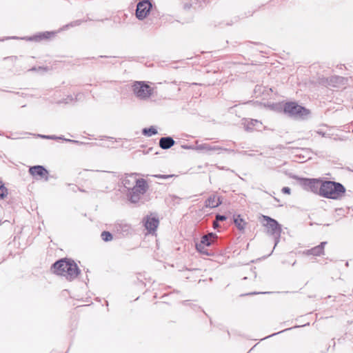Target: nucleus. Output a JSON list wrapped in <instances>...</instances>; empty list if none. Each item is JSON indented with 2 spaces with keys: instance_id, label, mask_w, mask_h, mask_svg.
Wrapping results in <instances>:
<instances>
[{
  "instance_id": "1a4fd4ad",
  "label": "nucleus",
  "mask_w": 353,
  "mask_h": 353,
  "mask_svg": "<svg viewBox=\"0 0 353 353\" xmlns=\"http://www.w3.org/2000/svg\"><path fill=\"white\" fill-rule=\"evenodd\" d=\"M152 8V3L150 0H142L137 5L136 17L139 20H143L149 14Z\"/></svg>"
},
{
  "instance_id": "2eb2a0df",
  "label": "nucleus",
  "mask_w": 353,
  "mask_h": 353,
  "mask_svg": "<svg viewBox=\"0 0 353 353\" xmlns=\"http://www.w3.org/2000/svg\"><path fill=\"white\" fill-rule=\"evenodd\" d=\"M244 127L247 131H252L254 130L261 131L263 128V124L257 119H250L245 121Z\"/></svg>"
},
{
  "instance_id": "a19ab883",
  "label": "nucleus",
  "mask_w": 353,
  "mask_h": 353,
  "mask_svg": "<svg viewBox=\"0 0 353 353\" xmlns=\"http://www.w3.org/2000/svg\"><path fill=\"white\" fill-rule=\"evenodd\" d=\"M241 153L245 154L247 153V152L246 151H243V152H241Z\"/></svg>"
},
{
  "instance_id": "9d476101",
  "label": "nucleus",
  "mask_w": 353,
  "mask_h": 353,
  "mask_svg": "<svg viewBox=\"0 0 353 353\" xmlns=\"http://www.w3.org/2000/svg\"><path fill=\"white\" fill-rule=\"evenodd\" d=\"M30 174L36 180L44 179L45 181L48 180L49 172L47 169L40 165L30 166L29 168Z\"/></svg>"
},
{
  "instance_id": "bb28decb",
  "label": "nucleus",
  "mask_w": 353,
  "mask_h": 353,
  "mask_svg": "<svg viewBox=\"0 0 353 353\" xmlns=\"http://www.w3.org/2000/svg\"><path fill=\"white\" fill-rule=\"evenodd\" d=\"M215 219L216 220V221L219 222V221H224L227 219V216L225 215H223V214H217L215 216Z\"/></svg>"
},
{
  "instance_id": "6e6552de",
  "label": "nucleus",
  "mask_w": 353,
  "mask_h": 353,
  "mask_svg": "<svg viewBox=\"0 0 353 353\" xmlns=\"http://www.w3.org/2000/svg\"><path fill=\"white\" fill-rule=\"evenodd\" d=\"M301 185L307 190L321 196V188L323 181L316 179H300Z\"/></svg>"
},
{
  "instance_id": "9b49d317",
  "label": "nucleus",
  "mask_w": 353,
  "mask_h": 353,
  "mask_svg": "<svg viewBox=\"0 0 353 353\" xmlns=\"http://www.w3.org/2000/svg\"><path fill=\"white\" fill-rule=\"evenodd\" d=\"M195 145V150L197 151H203L207 153H210L211 152H218L224 150L228 152H234V150H230L228 148H224L219 145H211L209 143H199V141H196Z\"/></svg>"
},
{
  "instance_id": "dca6fc26",
  "label": "nucleus",
  "mask_w": 353,
  "mask_h": 353,
  "mask_svg": "<svg viewBox=\"0 0 353 353\" xmlns=\"http://www.w3.org/2000/svg\"><path fill=\"white\" fill-rule=\"evenodd\" d=\"M327 244L326 241L321 242L319 245L315 246L311 249L307 250L305 252L306 255H313L319 256L324 254L325 245Z\"/></svg>"
},
{
  "instance_id": "a878e982",
  "label": "nucleus",
  "mask_w": 353,
  "mask_h": 353,
  "mask_svg": "<svg viewBox=\"0 0 353 353\" xmlns=\"http://www.w3.org/2000/svg\"><path fill=\"white\" fill-rule=\"evenodd\" d=\"M172 176H173L172 174H155V175H154V177H155V178L163 179H167L171 178Z\"/></svg>"
},
{
  "instance_id": "473e14b6",
  "label": "nucleus",
  "mask_w": 353,
  "mask_h": 353,
  "mask_svg": "<svg viewBox=\"0 0 353 353\" xmlns=\"http://www.w3.org/2000/svg\"><path fill=\"white\" fill-rule=\"evenodd\" d=\"M37 70H45V68H42V67H39L38 68H37L36 67H33L31 69H30V71H36Z\"/></svg>"
},
{
  "instance_id": "ea45409f",
  "label": "nucleus",
  "mask_w": 353,
  "mask_h": 353,
  "mask_svg": "<svg viewBox=\"0 0 353 353\" xmlns=\"http://www.w3.org/2000/svg\"><path fill=\"white\" fill-rule=\"evenodd\" d=\"M319 134H322V136H324V133L321 132H318Z\"/></svg>"
},
{
  "instance_id": "aec40b11",
  "label": "nucleus",
  "mask_w": 353,
  "mask_h": 353,
  "mask_svg": "<svg viewBox=\"0 0 353 353\" xmlns=\"http://www.w3.org/2000/svg\"><path fill=\"white\" fill-rule=\"evenodd\" d=\"M346 79L343 77L333 76L330 78L329 84L333 87L345 85Z\"/></svg>"
},
{
  "instance_id": "f8f14e48",
  "label": "nucleus",
  "mask_w": 353,
  "mask_h": 353,
  "mask_svg": "<svg viewBox=\"0 0 353 353\" xmlns=\"http://www.w3.org/2000/svg\"><path fill=\"white\" fill-rule=\"evenodd\" d=\"M114 231L121 236H127L133 232L132 226L123 221H119L114 223Z\"/></svg>"
},
{
  "instance_id": "c756f323",
  "label": "nucleus",
  "mask_w": 353,
  "mask_h": 353,
  "mask_svg": "<svg viewBox=\"0 0 353 353\" xmlns=\"http://www.w3.org/2000/svg\"><path fill=\"white\" fill-rule=\"evenodd\" d=\"M291 329H292V328L285 329V330H282V331H280V332H276V333H274V334H270V335H269L268 336L265 337L263 339H265L269 338V337H272V336H275V335H276V334H280V333H281V332H285V331H287V330H291Z\"/></svg>"
},
{
  "instance_id": "ddd939ff",
  "label": "nucleus",
  "mask_w": 353,
  "mask_h": 353,
  "mask_svg": "<svg viewBox=\"0 0 353 353\" xmlns=\"http://www.w3.org/2000/svg\"><path fill=\"white\" fill-rule=\"evenodd\" d=\"M54 34H55V32H54L46 31V32H39V33L34 34L33 36H31V37H21L20 39H24L26 41H29L39 42L43 40L48 39L51 37L54 36ZM9 39H18L19 38L17 37H10Z\"/></svg>"
},
{
  "instance_id": "b1692460",
  "label": "nucleus",
  "mask_w": 353,
  "mask_h": 353,
  "mask_svg": "<svg viewBox=\"0 0 353 353\" xmlns=\"http://www.w3.org/2000/svg\"><path fill=\"white\" fill-rule=\"evenodd\" d=\"M101 237L105 242H108L112 240L113 236L112 233L108 231H103L101 232Z\"/></svg>"
},
{
  "instance_id": "6ab92c4d",
  "label": "nucleus",
  "mask_w": 353,
  "mask_h": 353,
  "mask_svg": "<svg viewBox=\"0 0 353 353\" xmlns=\"http://www.w3.org/2000/svg\"><path fill=\"white\" fill-rule=\"evenodd\" d=\"M135 176V174H131L125 176L123 179V184L125 188L128 191L135 184V181L138 180Z\"/></svg>"
},
{
  "instance_id": "4be33fe9",
  "label": "nucleus",
  "mask_w": 353,
  "mask_h": 353,
  "mask_svg": "<svg viewBox=\"0 0 353 353\" xmlns=\"http://www.w3.org/2000/svg\"><path fill=\"white\" fill-rule=\"evenodd\" d=\"M157 133V130L154 126H150V128H145L142 130V134L148 137H152V135H155Z\"/></svg>"
},
{
  "instance_id": "72a5a7b5",
  "label": "nucleus",
  "mask_w": 353,
  "mask_h": 353,
  "mask_svg": "<svg viewBox=\"0 0 353 353\" xmlns=\"http://www.w3.org/2000/svg\"><path fill=\"white\" fill-rule=\"evenodd\" d=\"M64 141H68V142L75 143H79L78 141L72 140V139H64Z\"/></svg>"
},
{
  "instance_id": "f704fd0d",
  "label": "nucleus",
  "mask_w": 353,
  "mask_h": 353,
  "mask_svg": "<svg viewBox=\"0 0 353 353\" xmlns=\"http://www.w3.org/2000/svg\"><path fill=\"white\" fill-rule=\"evenodd\" d=\"M49 139H57V137L54 136V135H49Z\"/></svg>"
},
{
  "instance_id": "4c0bfd02",
  "label": "nucleus",
  "mask_w": 353,
  "mask_h": 353,
  "mask_svg": "<svg viewBox=\"0 0 353 353\" xmlns=\"http://www.w3.org/2000/svg\"><path fill=\"white\" fill-rule=\"evenodd\" d=\"M188 301H189L185 300V301H184L183 302V303L184 305H186V304L188 303Z\"/></svg>"
},
{
  "instance_id": "a211bd4d",
  "label": "nucleus",
  "mask_w": 353,
  "mask_h": 353,
  "mask_svg": "<svg viewBox=\"0 0 353 353\" xmlns=\"http://www.w3.org/2000/svg\"><path fill=\"white\" fill-rule=\"evenodd\" d=\"M159 146L163 150H168L175 144V141L171 137H163L159 139Z\"/></svg>"
},
{
  "instance_id": "58836bf2",
  "label": "nucleus",
  "mask_w": 353,
  "mask_h": 353,
  "mask_svg": "<svg viewBox=\"0 0 353 353\" xmlns=\"http://www.w3.org/2000/svg\"><path fill=\"white\" fill-rule=\"evenodd\" d=\"M260 292H253V293H250V294H259Z\"/></svg>"
},
{
  "instance_id": "f257e3e1",
  "label": "nucleus",
  "mask_w": 353,
  "mask_h": 353,
  "mask_svg": "<svg viewBox=\"0 0 353 353\" xmlns=\"http://www.w3.org/2000/svg\"><path fill=\"white\" fill-rule=\"evenodd\" d=\"M51 271L57 275L64 276L68 281H72L80 274L77 263L68 258L61 259L51 266Z\"/></svg>"
},
{
  "instance_id": "2f4dec72",
  "label": "nucleus",
  "mask_w": 353,
  "mask_h": 353,
  "mask_svg": "<svg viewBox=\"0 0 353 353\" xmlns=\"http://www.w3.org/2000/svg\"><path fill=\"white\" fill-rule=\"evenodd\" d=\"M219 222L216 221V219H214L212 222V227L214 229H216L219 227Z\"/></svg>"
},
{
  "instance_id": "e433bc0d",
  "label": "nucleus",
  "mask_w": 353,
  "mask_h": 353,
  "mask_svg": "<svg viewBox=\"0 0 353 353\" xmlns=\"http://www.w3.org/2000/svg\"><path fill=\"white\" fill-rule=\"evenodd\" d=\"M65 138H63V137H57V139H62V140H64Z\"/></svg>"
},
{
  "instance_id": "0eeeda50",
  "label": "nucleus",
  "mask_w": 353,
  "mask_h": 353,
  "mask_svg": "<svg viewBox=\"0 0 353 353\" xmlns=\"http://www.w3.org/2000/svg\"><path fill=\"white\" fill-rule=\"evenodd\" d=\"M283 112L291 117L304 119L310 114V110L299 105L296 102H287L283 105Z\"/></svg>"
},
{
  "instance_id": "39448f33",
  "label": "nucleus",
  "mask_w": 353,
  "mask_h": 353,
  "mask_svg": "<svg viewBox=\"0 0 353 353\" xmlns=\"http://www.w3.org/2000/svg\"><path fill=\"white\" fill-rule=\"evenodd\" d=\"M218 239L219 236L216 233L212 232H208V234L201 236L199 243H196V250L202 254L210 256L211 253L208 249L205 248V247H210L214 245H217Z\"/></svg>"
},
{
  "instance_id": "79ce46f5",
  "label": "nucleus",
  "mask_w": 353,
  "mask_h": 353,
  "mask_svg": "<svg viewBox=\"0 0 353 353\" xmlns=\"http://www.w3.org/2000/svg\"><path fill=\"white\" fill-rule=\"evenodd\" d=\"M99 58L107 57L106 56H99Z\"/></svg>"
},
{
  "instance_id": "37998d69",
  "label": "nucleus",
  "mask_w": 353,
  "mask_h": 353,
  "mask_svg": "<svg viewBox=\"0 0 353 353\" xmlns=\"http://www.w3.org/2000/svg\"><path fill=\"white\" fill-rule=\"evenodd\" d=\"M292 178L296 179L297 177L296 176H291Z\"/></svg>"
},
{
  "instance_id": "7ed1b4c3",
  "label": "nucleus",
  "mask_w": 353,
  "mask_h": 353,
  "mask_svg": "<svg viewBox=\"0 0 353 353\" xmlns=\"http://www.w3.org/2000/svg\"><path fill=\"white\" fill-rule=\"evenodd\" d=\"M149 185L144 179H139L135 181V184L126 192L127 199L131 203H137L139 202L141 196L146 193Z\"/></svg>"
},
{
  "instance_id": "7c9ffc66",
  "label": "nucleus",
  "mask_w": 353,
  "mask_h": 353,
  "mask_svg": "<svg viewBox=\"0 0 353 353\" xmlns=\"http://www.w3.org/2000/svg\"><path fill=\"white\" fill-rule=\"evenodd\" d=\"M181 147L186 150H195V145H183Z\"/></svg>"
},
{
  "instance_id": "393cba45",
  "label": "nucleus",
  "mask_w": 353,
  "mask_h": 353,
  "mask_svg": "<svg viewBox=\"0 0 353 353\" xmlns=\"http://www.w3.org/2000/svg\"><path fill=\"white\" fill-rule=\"evenodd\" d=\"M8 194V189L4 184L0 181V199H3Z\"/></svg>"
},
{
  "instance_id": "c85d7f7f",
  "label": "nucleus",
  "mask_w": 353,
  "mask_h": 353,
  "mask_svg": "<svg viewBox=\"0 0 353 353\" xmlns=\"http://www.w3.org/2000/svg\"><path fill=\"white\" fill-rule=\"evenodd\" d=\"M281 192L283 194H290L291 192V189L289 187H283L281 190Z\"/></svg>"
},
{
  "instance_id": "20e7f679",
  "label": "nucleus",
  "mask_w": 353,
  "mask_h": 353,
  "mask_svg": "<svg viewBox=\"0 0 353 353\" xmlns=\"http://www.w3.org/2000/svg\"><path fill=\"white\" fill-rule=\"evenodd\" d=\"M131 90L137 99L143 101L148 99L154 90L148 82L143 81H134L131 85Z\"/></svg>"
},
{
  "instance_id": "4468645a",
  "label": "nucleus",
  "mask_w": 353,
  "mask_h": 353,
  "mask_svg": "<svg viewBox=\"0 0 353 353\" xmlns=\"http://www.w3.org/2000/svg\"><path fill=\"white\" fill-rule=\"evenodd\" d=\"M159 223V219L157 217L146 216L144 219V226L149 233L156 232Z\"/></svg>"
},
{
  "instance_id": "cd10ccee",
  "label": "nucleus",
  "mask_w": 353,
  "mask_h": 353,
  "mask_svg": "<svg viewBox=\"0 0 353 353\" xmlns=\"http://www.w3.org/2000/svg\"><path fill=\"white\" fill-rule=\"evenodd\" d=\"M78 95L79 94H77V96H78ZM76 100H77V98L74 99L72 96H68L67 98L63 99V102L65 103H72V102H73V101H74Z\"/></svg>"
},
{
  "instance_id": "c9c22d12",
  "label": "nucleus",
  "mask_w": 353,
  "mask_h": 353,
  "mask_svg": "<svg viewBox=\"0 0 353 353\" xmlns=\"http://www.w3.org/2000/svg\"><path fill=\"white\" fill-rule=\"evenodd\" d=\"M43 139H49V135H39Z\"/></svg>"
},
{
  "instance_id": "412c9836",
  "label": "nucleus",
  "mask_w": 353,
  "mask_h": 353,
  "mask_svg": "<svg viewBox=\"0 0 353 353\" xmlns=\"http://www.w3.org/2000/svg\"><path fill=\"white\" fill-rule=\"evenodd\" d=\"M233 220L235 225L236 226L239 230H244L246 223L243 220V219L241 218V216L240 214H234L233 216Z\"/></svg>"
},
{
  "instance_id": "f03ea898",
  "label": "nucleus",
  "mask_w": 353,
  "mask_h": 353,
  "mask_svg": "<svg viewBox=\"0 0 353 353\" xmlns=\"http://www.w3.org/2000/svg\"><path fill=\"white\" fill-rule=\"evenodd\" d=\"M345 192V188L339 182L325 181L322 183L321 196L331 199H341Z\"/></svg>"
},
{
  "instance_id": "423d86ee",
  "label": "nucleus",
  "mask_w": 353,
  "mask_h": 353,
  "mask_svg": "<svg viewBox=\"0 0 353 353\" xmlns=\"http://www.w3.org/2000/svg\"><path fill=\"white\" fill-rule=\"evenodd\" d=\"M262 217L263 220L266 221V223H264V226L267 228L268 234L272 236L274 239V249L280 241L282 231L281 225L276 220L270 216L263 215Z\"/></svg>"
},
{
  "instance_id": "5701e85b",
  "label": "nucleus",
  "mask_w": 353,
  "mask_h": 353,
  "mask_svg": "<svg viewBox=\"0 0 353 353\" xmlns=\"http://www.w3.org/2000/svg\"><path fill=\"white\" fill-rule=\"evenodd\" d=\"M88 20H90L89 18H88L87 19H77V20L73 21L69 23L68 24L65 25L63 27V29H67L68 28H73V27H75V26H80L83 22H86Z\"/></svg>"
},
{
  "instance_id": "f3484780",
  "label": "nucleus",
  "mask_w": 353,
  "mask_h": 353,
  "mask_svg": "<svg viewBox=\"0 0 353 353\" xmlns=\"http://www.w3.org/2000/svg\"><path fill=\"white\" fill-rule=\"evenodd\" d=\"M222 203L221 198L215 194L210 196L205 202L206 208H214Z\"/></svg>"
}]
</instances>
